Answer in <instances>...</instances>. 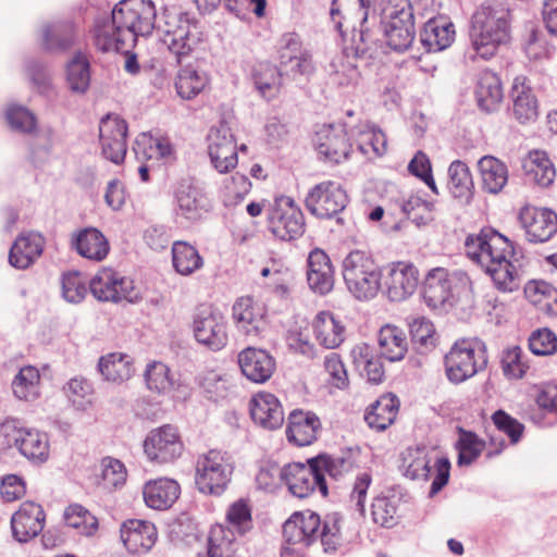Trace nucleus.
Listing matches in <instances>:
<instances>
[{
    "instance_id": "nucleus-3",
    "label": "nucleus",
    "mask_w": 557,
    "mask_h": 557,
    "mask_svg": "<svg viewBox=\"0 0 557 557\" xmlns=\"http://www.w3.org/2000/svg\"><path fill=\"white\" fill-rule=\"evenodd\" d=\"M511 14L500 1L486 2L472 15L469 37L475 55L490 59L510 37Z\"/></svg>"
},
{
    "instance_id": "nucleus-32",
    "label": "nucleus",
    "mask_w": 557,
    "mask_h": 557,
    "mask_svg": "<svg viewBox=\"0 0 557 557\" xmlns=\"http://www.w3.org/2000/svg\"><path fill=\"white\" fill-rule=\"evenodd\" d=\"M44 247L45 238L39 233L21 234L10 249L9 262L16 269L25 270L41 256Z\"/></svg>"
},
{
    "instance_id": "nucleus-59",
    "label": "nucleus",
    "mask_w": 557,
    "mask_h": 557,
    "mask_svg": "<svg viewBox=\"0 0 557 557\" xmlns=\"http://www.w3.org/2000/svg\"><path fill=\"white\" fill-rule=\"evenodd\" d=\"M226 519L230 524L227 528L234 530L235 535H244L252 528L251 510L243 499L236 500L228 507Z\"/></svg>"
},
{
    "instance_id": "nucleus-30",
    "label": "nucleus",
    "mask_w": 557,
    "mask_h": 557,
    "mask_svg": "<svg viewBox=\"0 0 557 557\" xmlns=\"http://www.w3.org/2000/svg\"><path fill=\"white\" fill-rule=\"evenodd\" d=\"M250 416L256 424L267 430H275L284 422V411L276 396L258 393L250 400Z\"/></svg>"
},
{
    "instance_id": "nucleus-44",
    "label": "nucleus",
    "mask_w": 557,
    "mask_h": 557,
    "mask_svg": "<svg viewBox=\"0 0 557 557\" xmlns=\"http://www.w3.org/2000/svg\"><path fill=\"white\" fill-rule=\"evenodd\" d=\"M403 474L410 480H429L431 475V458L424 447H408L401 453L399 466Z\"/></svg>"
},
{
    "instance_id": "nucleus-7",
    "label": "nucleus",
    "mask_w": 557,
    "mask_h": 557,
    "mask_svg": "<svg viewBox=\"0 0 557 557\" xmlns=\"http://www.w3.org/2000/svg\"><path fill=\"white\" fill-rule=\"evenodd\" d=\"M485 345L478 338L457 341L445 355V371L453 383H461L485 369Z\"/></svg>"
},
{
    "instance_id": "nucleus-49",
    "label": "nucleus",
    "mask_w": 557,
    "mask_h": 557,
    "mask_svg": "<svg viewBox=\"0 0 557 557\" xmlns=\"http://www.w3.org/2000/svg\"><path fill=\"white\" fill-rule=\"evenodd\" d=\"M237 550L234 530L223 524L211 527L208 536L207 557H234Z\"/></svg>"
},
{
    "instance_id": "nucleus-29",
    "label": "nucleus",
    "mask_w": 557,
    "mask_h": 557,
    "mask_svg": "<svg viewBox=\"0 0 557 557\" xmlns=\"http://www.w3.org/2000/svg\"><path fill=\"white\" fill-rule=\"evenodd\" d=\"M78 29L72 21L47 23L40 28V45L49 52H64L74 46Z\"/></svg>"
},
{
    "instance_id": "nucleus-26",
    "label": "nucleus",
    "mask_w": 557,
    "mask_h": 557,
    "mask_svg": "<svg viewBox=\"0 0 557 557\" xmlns=\"http://www.w3.org/2000/svg\"><path fill=\"white\" fill-rule=\"evenodd\" d=\"M243 374L253 383L267 382L275 371V359L264 349L248 347L238 355Z\"/></svg>"
},
{
    "instance_id": "nucleus-4",
    "label": "nucleus",
    "mask_w": 557,
    "mask_h": 557,
    "mask_svg": "<svg viewBox=\"0 0 557 557\" xmlns=\"http://www.w3.org/2000/svg\"><path fill=\"white\" fill-rule=\"evenodd\" d=\"M343 519L337 512L325 516L321 528L319 515L312 511L295 512L283 525V534L289 544L310 546L318 540L324 550H335L343 542Z\"/></svg>"
},
{
    "instance_id": "nucleus-62",
    "label": "nucleus",
    "mask_w": 557,
    "mask_h": 557,
    "mask_svg": "<svg viewBox=\"0 0 557 557\" xmlns=\"http://www.w3.org/2000/svg\"><path fill=\"white\" fill-rule=\"evenodd\" d=\"M434 205L419 195H410L401 205L404 213L417 224H425L432 219Z\"/></svg>"
},
{
    "instance_id": "nucleus-16",
    "label": "nucleus",
    "mask_w": 557,
    "mask_h": 557,
    "mask_svg": "<svg viewBox=\"0 0 557 557\" xmlns=\"http://www.w3.org/2000/svg\"><path fill=\"white\" fill-rule=\"evenodd\" d=\"M193 332L196 341L213 351L227 344L226 321L222 313L211 308H201L194 315Z\"/></svg>"
},
{
    "instance_id": "nucleus-13",
    "label": "nucleus",
    "mask_w": 557,
    "mask_h": 557,
    "mask_svg": "<svg viewBox=\"0 0 557 557\" xmlns=\"http://www.w3.org/2000/svg\"><path fill=\"white\" fill-rule=\"evenodd\" d=\"M348 197L339 183L325 181L317 184L306 197V207L320 219H330L342 212Z\"/></svg>"
},
{
    "instance_id": "nucleus-39",
    "label": "nucleus",
    "mask_w": 557,
    "mask_h": 557,
    "mask_svg": "<svg viewBox=\"0 0 557 557\" xmlns=\"http://www.w3.org/2000/svg\"><path fill=\"white\" fill-rule=\"evenodd\" d=\"M513 114L522 123L532 121L537 115V100L524 76L515 78L511 88Z\"/></svg>"
},
{
    "instance_id": "nucleus-27",
    "label": "nucleus",
    "mask_w": 557,
    "mask_h": 557,
    "mask_svg": "<svg viewBox=\"0 0 557 557\" xmlns=\"http://www.w3.org/2000/svg\"><path fill=\"white\" fill-rule=\"evenodd\" d=\"M321 431L319 417L311 411L294 410L287 419L286 436L296 446L312 444Z\"/></svg>"
},
{
    "instance_id": "nucleus-57",
    "label": "nucleus",
    "mask_w": 557,
    "mask_h": 557,
    "mask_svg": "<svg viewBox=\"0 0 557 557\" xmlns=\"http://www.w3.org/2000/svg\"><path fill=\"white\" fill-rule=\"evenodd\" d=\"M64 521L67 527L78 530L84 535H91L98 528L96 517L77 504L65 509Z\"/></svg>"
},
{
    "instance_id": "nucleus-58",
    "label": "nucleus",
    "mask_w": 557,
    "mask_h": 557,
    "mask_svg": "<svg viewBox=\"0 0 557 557\" xmlns=\"http://www.w3.org/2000/svg\"><path fill=\"white\" fill-rule=\"evenodd\" d=\"M373 521L384 528L397 523V499L395 497L377 496L371 506Z\"/></svg>"
},
{
    "instance_id": "nucleus-21",
    "label": "nucleus",
    "mask_w": 557,
    "mask_h": 557,
    "mask_svg": "<svg viewBox=\"0 0 557 557\" xmlns=\"http://www.w3.org/2000/svg\"><path fill=\"white\" fill-rule=\"evenodd\" d=\"M46 513L39 504L24 502L11 517L12 536L18 543H27L44 530Z\"/></svg>"
},
{
    "instance_id": "nucleus-34",
    "label": "nucleus",
    "mask_w": 557,
    "mask_h": 557,
    "mask_svg": "<svg viewBox=\"0 0 557 557\" xmlns=\"http://www.w3.org/2000/svg\"><path fill=\"white\" fill-rule=\"evenodd\" d=\"M180 493V484L168 478L151 480L143 487L145 504L156 510L170 508L178 498Z\"/></svg>"
},
{
    "instance_id": "nucleus-15",
    "label": "nucleus",
    "mask_w": 557,
    "mask_h": 557,
    "mask_svg": "<svg viewBox=\"0 0 557 557\" xmlns=\"http://www.w3.org/2000/svg\"><path fill=\"white\" fill-rule=\"evenodd\" d=\"M208 153L213 168L220 173H227L238 163L237 145L231 128L220 123L208 134Z\"/></svg>"
},
{
    "instance_id": "nucleus-37",
    "label": "nucleus",
    "mask_w": 557,
    "mask_h": 557,
    "mask_svg": "<svg viewBox=\"0 0 557 557\" xmlns=\"http://www.w3.org/2000/svg\"><path fill=\"white\" fill-rule=\"evenodd\" d=\"M350 357L356 370L361 376L366 377L369 383H382L385 371L382 360L373 354L372 348L364 343L357 344L350 351Z\"/></svg>"
},
{
    "instance_id": "nucleus-48",
    "label": "nucleus",
    "mask_w": 557,
    "mask_h": 557,
    "mask_svg": "<svg viewBox=\"0 0 557 557\" xmlns=\"http://www.w3.org/2000/svg\"><path fill=\"white\" fill-rule=\"evenodd\" d=\"M282 72L268 62L258 63L252 70V81L258 92L265 99H273L282 87Z\"/></svg>"
},
{
    "instance_id": "nucleus-42",
    "label": "nucleus",
    "mask_w": 557,
    "mask_h": 557,
    "mask_svg": "<svg viewBox=\"0 0 557 557\" xmlns=\"http://www.w3.org/2000/svg\"><path fill=\"white\" fill-rule=\"evenodd\" d=\"M98 369L104 380L113 383H122L134 374L133 358L123 352H110L98 361Z\"/></svg>"
},
{
    "instance_id": "nucleus-19",
    "label": "nucleus",
    "mask_w": 557,
    "mask_h": 557,
    "mask_svg": "<svg viewBox=\"0 0 557 557\" xmlns=\"http://www.w3.org/2000/svg\"><path fill=\"white\" fill-rule=\"evenodd\" d=\"M371 0H333L330 16L334 28L342 35L360 27L361 40H364L362 25L368 18Z\"/></svg>"
},
{
    "instance_id": "nucleus-6",
    "label": "nucleus",
    "mask_w": 557,
    "mask_h": 557,
    "mask_svg": "<svg viewBox=\"0 0 557 557\" xmlns=\"http://www.w3.org/2000/svg\"><path fill=\"white\" fill-rule=\"evenodd\" d=\"M381 26L388 47L396 51L407 50L416 36L410 0H382Z\"/></svg>"
},
{
    "instance_id": "nucleus-45",
    "label": "nucleus",
    "mask_w": 557,
    "mask_h": 557,
    "mask_svg": "<svg viewBox=\"0 0 557 557\" xmlns=\"http://www.w3.org/2000/svg\"><path fill=\"white\" fill-rule=\"evenodd\" d=\"M475 96L482 110L494 111L504 97L499 77L491 71L482 72L478 81Z\"/></svg>"
},
{
    "instance_id": "nucleus-35",
    "label": "nucleus",
    "mask_w": 557,
    "mask_h": 557,
    "mask_svg": "<svg viewBox=\"0 0 557 557\" xmlns=\"http://www.w3.org/2000/svg\"><path fill=\"white\" fill-rule=\"evenodd\" d=\"M174 85L182 99L191 100L209 87L210 75L200 66L188 64L177 72Z\"/></svg>"
},
{
    "instance_id": "nucleus-5",
    "label": "nucleus",
    "mask_w": 557,
    "mask_h": 557,
    "mask_svg": "<svg viewBox=\"0 0 557 557\" xmlns=\"http://www.w3.org/2000/svg\"><path fill=\"white\" fill-rule=\"evenodd\" d=\"M343 277L348 290L358 300L374 298L381 288L380 267L363 250H352L344 258Z\"/></svg>"
},
{
    "instance_id": "nucleus-36",
    "label": "nucleus",
    "mask_w": 557,
    "mask_h": 557,
    "mask_svg": "<svg viewBox=\"0 0 557 557\" xmlns=\"http://www.w3.org/2000/svg\"><path fill=\"white\" fill-rule=\"evenodd\" d=\"M317 341L327 349L338 347L345 338L343 322L330 311L319 312L312 322Z\"/></svg>"
},
{
    "instance_id": "nucleus-25",
    "label": "nucleus",
    "mask_w": 557,
    "mask_h": 557,
    "mask_svg": "<svg viewBox=\"0 0 557 557\" xmlns=\"http://www.w3.org/2000/svg\"><path fill=\"white\" fill-rule=\"evenodd\" d=\"M314 143L318 153L334 163L347 159L351 149L342 125L323 126L317 132Z\"/></svg>"
},
{
    "instance_id": "nucleus-17",
    "label": "nucleus",
    "mask_w": 557,
    "mask_h": 557,
    "mask_svg": "<svg viewBox=\"0 0 557 557\" xmlns=\"http://www.w3.org/2000/svg\"><path fill=\"white\" fill-rule=\"evenodd\" d=\"M144 451L150 460L171 462L181 456L183 443L177 429L165 424L151 430L144 441Z\"/></svg>"
},
{
    "instance_id": "nucleus-1",
    "label": "nucleus",
    "mask_w": 557,
    "mask_h": 557,
    "mask_svg": "<svg viewBox=\"0 0 557 557\" xmlns=\"http://www.w3.org/2000/svg\"><path fill=\"white\" fill-rule=\"evenodd\" d=\"M156 8L151 0H122L111 16L97 23L95 44L103 52L124 51L134 47L139 36H148L154 27Z\"/></svg>"
},
{
    "instance_id": "nucleus-50",
    "label": "nucleus",
    "mask_w": 557,
    "mask_h": 557,
    "mask_svg": "<svg viewBox=\"0 0 557 557\" xmlns=\"http://www.w3.org/2000/svg\"><path fill=\"white\" fill-rule=\"evenodd\" d=\"M448 189L450 194L461 200H470L473 194L474 183L468 165L455 160L448 168Z\"/></svg>"
},
{
    "instance_id": "nucleus-63",
    "label": "nucleus",
    "mask_w": 557,
    "mask_h": 557,
    "mask_svg": "<svg viewBox=\"0 0 557 557\" xmlns=\"http://www.w3.org/2000/svg\"><path fill=\"white\" fill-rule=\"evenodd\" d=\"M458 466L471 465L482 453L484 444L471 432H462L458 442Z\"/></svg>"
},
{
    "instance_id": "nucleus-40",
    "label": "nucleus",
    "mask_w": 557,
    "mask_h": 557,
    "mask_svg": "<svg viewBox=\"0 0 557 557\" xmlns=\"http://www.w3.org/2000/svg\"><path fill=\"white\" fill-rule=\"evenodd\" d=\"M522 168L527 178L542 187L549 186L556 176L553 162L547 153L542 150L529 152L523 160Z\"/></svg>"
},
{
    "instance_id": "nucleus-20",
    "label": "nucleus",
    "mask_w": 557,
    "mask_h": 557,
    "mask_svg": "<svg viewBox=\"0 0 557 557\" xmlns=\"http://www.w3.org/2000/svg\"><path fill=\"white\" fill-rule=\"evenodd\" d=\"M419 284L418 269L407 262H394L386 268L384 286L391 301H403L409 298Z\"/></svg>"
},
{
    "instance_id": "nucleus-55",
    "label": "nucleus",
    "mask_w": 557,
    "mask_h": 557,
    "mask_svg": "<svg viewBox=\"0 0 557 557\" xmlns=\"http://www.w3.org/2000/svg\"><path fill=\"white\" fill-rule=\"evenodd\" d=\"M386 137L381 129H376L370 124H364L358 127L357 131V145L360 152L364 156L380 157L386 151Z\"/></svg>"
},
{
    "instance_id": "nucleus-64",
    "label": "nucleus",
    "mask_w": 557,
    "mask_h": 557,
    "mask_svg": "<svg viewBox=\"0 0 557 557\" xmlns=\"http://www.w3.org/2000/svg\"><path fill=\"white\" fill-rule=\"evenodd\" d=\"M63 298L72 304L81 302L87 293L86 283L77 272L65 273L62 276Z\"/></svg>"
},
{
    "instance_id": "nucleus-56",
    "label": "nucleus",
    "mask_w": 557,
    "mask_h": 557,
    "mask_svg": "<svg viewBox=\"0 0 557 557\" xmlns=\"http://www.w3.org/2000/svg\"><path fill=\"white\" fill-rule=\"evenodd\" d=\"M144 376L148 389L158 394L169 393L174 384L169 367L159 361L149 363Z\"/></svg>"
},
{
    "instance_id": "nucleus-61",
    "label": "nucleus",
    "mask_w": 557,
    "mask_h": 557,
    "mask_svg": "<svg viewBox=\"0 0 557 557\" xmlns=\"http://www.w3.org/2000/svg\"><path fill=\"white\" fill-rule=\"evenodd\" d=\"M502 368L508 379H521L529 366L524 360V354L519 346L508 348L502 357Z\"/></svg>"
},
{
    "instance_id": "nucleus-10",
    "label": "nucleus",
    "mask_w": 557,
    "mask_h": 557,
    "mask_svg": "<svg viewBox=\"0 0 557 557\" xmlns=\"http://www.w3.org/2000/svg\"><path fill=\"white\" fill-rule=\"evenodd\" d=\"M267 225L276 238L293 240L304 234L305 218L293 198L280 196L268 210Z\"/></svg>"
},
{
    "instance_id": "nucleus-18",
    "label": "nucleus",
    "mask_w": 557,
    "mask_h": 557,
    "mask_svg": "<svg viewBox=\"0 0 557 557\" xmlns=\"http://www.w3.org/2000/svg\"><path fill=\"white\" fill-rule=\"evenodd\" d=\"M518 220L530 243H545L557 232V214L547 208L525 206Z\"/></svg>"
},
{
    "instance_id": "nucleus-24",
    "label": "nucleus",
    "mask_w": 557,
    "mask_h": 557,
    "mask_svg": "<svg viewBox=\"0 0 557 557\" xmlns=\"http://www.w3.org/2000/svg\"><path fill=\"white\" fill-rule=\"evenodd\" d=\"M121 540L132 554H147L156 544L158 532L153 523L131 519L121 525Z\"/></svg>"
},
{
    "instance_id": "nucleus-52",
    "label": "nucleus",
    "mask_w": 557,
    "mask_h": 557,
    "mask_svg": "<svg viewBox=\"0 0 557 557\" xmlns=\"http://www.w3.org/2000/svg\"><path fill=\"white\" fill-rule=\"evenodd\" d=\"M172 263L181 275H190L203 265L198 250L186 242H174L172 245Z\"/></svg>"
},
{
    "instance_id": "nucleus-60",
    "label": "nucleus",
    "mask_w": 557,
    "mask_h": 557,
    "mask_svg": "<svg viewBox=\"0 0 557 557\" xmlns=\"http://www.w3.org/2000/svg\"><path fill=\"white\" fill-rule=\"evenodd\" d=\"M319 472L327 473L332 479L338 480L344 474L349 473L354 468V461L351 458L341 456H319L313 458Z\"/></svg>"
},
{
    "instance_id": "nucleus-46",
    "label": "nucleus",
    "mask_w": 557,
    "mask_h": 557,
    "mask_svg": "<svg viewBox=\"0 0 557 557\" xmlns=\"http://www.w3.org/2000/svg\"><path fill=\"white\" fill-rule=\"evenodd\" d=\"M448 281V271L444 268H435L428 273L423 285V297L429 306L437 307L449 299L451 294Z\"/></svg>"
},
{
    "instance_id": "nucleus-53",
    "label": "nucleus",
    "mask_w": 557,
    "mask_h": 557,
    "mask_svg": "<svg viewBox=\"0 0 557 557\" xmlns=\"http://www.w3.org/2000/svg\"><path fill=\"white\" fill-rule=\"evenodd\" d=\"M89 61L77 52L66 65V82L69 88L76 94H85L90 85Z\"/></svg>"
},
{
    "instance_id": "nucleus-2",
    "label": "nucleus",
    "mask_w": 557,
    "mask_h": 557,
    "mask_svg": "<svg viewBox=\"0 0 557 557\" xmlns=\"http://www.w3.org/2000/svg\"><path fill=\"white\" fill-rule=\"evenodd\" d=\"M467 256L476 262L503 292L519 288L523 263L511 242L494 230L469 235L465 242Z\"/></svg>"
},
{
    "instance_id": "nucleus-33",
    "label": "nucleus",
    "mask_w": 557,
    "mask_h": 557,
    "mask_svg": "<svg viewBox=\"0 0 557 557\" xmlns=\"http://www.w3.org/2000/svg\"><path fill=\"white\" fill-rule=\"evenodd\" d=\"M72 247L83 258L97 262L104 260L110 251L108 239L95 227H86L74 234Z\"/></svg>"
},
{
    "instance_id": "nucleus-12",
    "label": "nucleus",
    "mask_w": 557,
    "mask_h": 557,
    "mask_svg": "<svg viewBox=\"0 0 557 557\" xmlns=\"http://www.w3.org/2000/svg\"><path fill=\"white\" fill-rule=\"evenodd\" d=\"M283 484L297 498H306L317 490L322 496L327 495L325 479L323 473L319 472L314 459L309 460L308 465L293 462L284 466Z\"/></svg>"
},
{
    "instance_id": "nucleus-22",
    "label": "nucleus",
    "mask_w": 557,
    "mask_h": 557,
    "mask_svg": "<svg viewBox=\"0 0 557 557\" xmlns=\"http://www.w3.org/2000/svg\"><path fill=\"white\" fill-rule=\"evenodd\" d=\"M175 212L188 221H197L209 210V201L202 189L191 180H182L174 194Z\"/></svg>"
},
{
    "instance_id": "nucleus-41",
    "label": "nucleus",
    "mask_w": 557,
    "mask_h": 557,
    "mask_svg": "<svg viewBox=\"0 0 557 557\" xmlns=\"http://www.w3.org/2000/svg\"><path fill=\"white\" fill-rule=\"evenodd\" d=\"M398 407L399 401L397 397L392 394H385L370 406L364 420L371 429L384 431L395 421Z\"/></svg>"
},
{
    "instance_id": "nucleus-8",
    "label": "nucleus",
    "mask_w": 557,
    "mask_h": 557,
    "mask_svg": "<svg viewBox=\"0 0 557 557\" xmlns=\"http://www.w3.org/2000/svg\"><path fill=\"white\" fill-rule=\"evenodd\" d=\"M233 472L232 456L220 449H210L197 459L195 483L203 494L221 495L227 488Z\"/></svg>"
},
{
    "instance_id": "nucleus-43",
    "label": "nucleus",
    "mask_w": 557,
    "mask_h": 557,
    "mask_svg": "<svg viewBox=\"0 0 557 557\" xmlns=\"http://www.w3.org/2000/svg\"><path fill=\"white\" fill-rule=\"evenodd\" d=\"M478 165L483 189L494 195L500 193L508 182L507 165L492 156L481 158Z\"/></svg>"
},
{
    "instance_id": "nucleus-14",
    "label": "nucleus",
    "mask_w": 557,
    "mask_h": 557,
    "mask_svg": "<svg viewBox=\"0 0 557 557\" xmlns=\"http://www.w3.org/2000/svg\"><path fill=\"white\" fill-rule=\"evenodd\" d=\"M89 288L94 297L100 301L119 302L127 300L133 302L138 298L133 281L112 269L98 271L91 278Z\"/></svg>"
},
{
    "instance_id": "nucleus-31",
    "label": "nucleus",
    "mask_w": 557,
    "mask_h": 557,
    "mask_svg": "<svg viewBox=\"0 0 557 557\" xmlns=\"http://www.w3.org/2000/svg\"><path fill=\"white\" fill-rule=\"evenodd\" d=\"M307 281L309 287L320 295L333 289L334 270L329 256L321 249H313L308 257Z\"/></svg>"
},
{
    "instance_id": "nucleus-51",
    "label": "nucleus",
    "mask_w": 557,
    "mask_h": 557,
    "mask_svg": "<svg viewBox=\"0 0 557 557\" xmlns=\"http://www.w3.org/2000/svg\"><path fill=\"white\" fill-rule=\"evenodd\" d=\"M12 391L16 398L34 401L40 396V373L33 366L20 369L12 381Z\"/></svg>"
},
{
    "instance_id": "nucleus-47",
    "label": "nucleus",
    "mask_w": 557,
    "mask_h": 557,
    "mask_svg": "<svg viewBox=\"0 0 557 557\" xmlns=\"http://www.w3.org/2000/svg\"><path fill=\"white\" fill-rule=\"evenodd\" d=\"M381 354L387 360H401L408 350V341L403 330L394 325H385L379 333Z\"/></svg>"
},
{
    "instance_id": "nucleus-28",
    "label": "nucleus",
    "mask_w": 557,
    "mask_h": 557,
    "mask_svg": "<svg viewBox=\"0 0 557 557\" xmlns=\"http://www.w3.org/2000/svg\"><path fill=\"white\" fill-rule=\"evenodd\" d=\"M265 309L251 297H240L233 306V318L239 331L258 336L265 327Z\"/></svg>"
},
{
    "instance_id": "nucleus-54",
    "label": "nucleus",
    "mask_w": 557,
    "mask_h": 557,
    "mask_svg": "<svg viewBox=\"0 0 557 557\" xmlns=\"http://www.w3.org/2000/svg\"><path fill=\"white\" fill-rule=\"evenodd\" d=\"M63 392L74 409L78 411H86L92 406L94 388L91 383L83 376L69 380Z\"/></svg>"
},
{
    "instance_id": "nucleus-11",
    "label": "nucleus",
    "mask_w": 557,
    "mask_h": 557,
    "mask_svg": "<svg viewBox=\"0 0 557 557\" xmlns=\"http://www.w3.org/2000/svg\"><path fill=\"white\" fill-rule=\"evenodd\" d=\"M201 35L200 26L187 13L170 14L162 41L180 62L201 41Z\"/></svg>"
},
{
    "instance_id": "nucleus-9",
    "label": "nucleus",
    "mask_w": 557,
    "mask_h": 557,
    "mask_svg": "<svg viewBox=\"0 0 557 557\" xmlns=\"http://www.w3.org/2000/svg\"><path fill=\"white\" fill-rule=\"evenodd\" d=\"M0 436L9 448L15 447L21 455L34 462H45L49 457V440L46 433L23 428L14 419L0 425Z\"/></svg>"
},
{
    "instance_id": "nucleus-23",
    "label": "nucleus",
    "mask_w": 557,
    "mask_h": 557,
    "mask_svg": "<svg viewBox=\"0 0 557 557\" xmlns=\"http://www.w3.org/2000/svg\"><path fill=\"white\" fill-rule=\"evenodd\" d=\"M360 48L345 49L335 55L327 66L329 79L337 87H354L361 79Z\"/></svg>"
},
{
    "instance_id": "nucleus-38",
    "label": "nucleus",
    "mask_w": 557,
    "mask_h": 557,
    "mask_svg": "<svg viewBox=\"0 0 557 557\" xmlns=\"http://www.w3.org/2000/svg\"><path fill=\"white\" fill-rule=\"evenodd\" d=\"M454 38L453 23L443 17L429 20L420 34L421 42L429 52H438L448 48Z\"/></svg>"
}]
</instances>
